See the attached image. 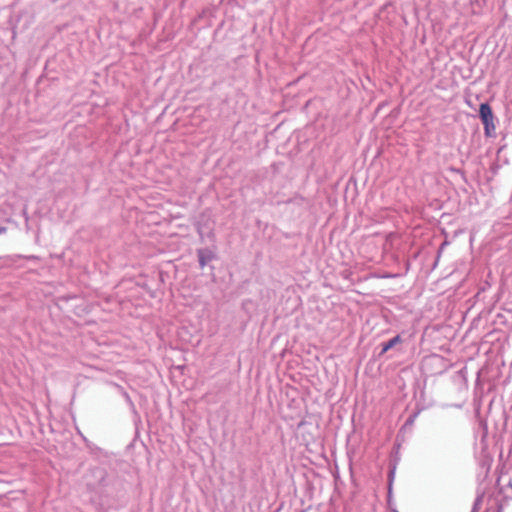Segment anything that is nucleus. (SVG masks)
I'll return each instance as SVG.
<instances>
[{"label":"nucleus","instance_id":"39448f33","mask_svg":"<svg viewBox=\"0 0 512 512\" xmlns=\"http://www.w3.org/2000/svg\"><path fill=\"white\" fill-rule=\"evenodd\" d=\"M199 262L202 267L205 266V264H206V261H205L204 257L202 256L201 252H199Z\"/></svg>","mask_w":512,"mask_h":512},{"label":"nucleus","instance_id":"f03ea898","mask_svg":"<svg viewBox=\"0 0 512 512\" xmlns=\"http://www.w3.org/2000/svg\"><path fill=\"white\" fill-rule=\"evenodd\" d=\"M479 115L484 126L491 125L492 130H495L493 112L488 103H482L480 105Z\"/></svg>","mask_w":512,"mask_h":512},{"label":"nucleus","instance_id":"7ed1b4c3","mask_svg":"<svg viewBox=\"0 0 512 512\" xmlns=\"http://www.w3.org/2000/svg\"><path fill=\"white\" fill-rule=\"evenodd\" d=\"M401 342L400 336H395L394 338L390 339L388 342L383 344L382 347V354L386 353L389 349L393 348L396 344Z\"/></svg>","mask_w":512,"mask_h":512},{"label":"nucleus","instance_id":"423d86ee","mask_svg":"<svg viewBox=\"0 0 512 512\" xmlns=\"http://www.w3.org/2000/svg\"><path fill=\"white\" fill-rule=\"evenodd\" d=\"M6 231V228L5 227H0V234L1 233H4Z\"/></svg>","mask_w":512,"mask_h":512},{"label":"nucleus","instance_id":"20e7f679","mask_svg":"<svg viewBox=\"0 0 512 512\" xmlns=\"http://www.w3.org/2000/svg\"><path fill=\"white\" fill-rule=\"evenodd\" d=\"M484 130H485L486 136H491V132L494 131V130H492L491 125L484 126Z\"/></svg>","mask_w":512,"mask_h":512},{"label":"nucleus","instance_id":"f257e3e1","mask_svg":"<svg viewBox=\"0 0 512 512\" xmlns=\"http://www.w3.org/2000/svg\"><path fill=\"white\" fill-rule=\"evenodd\" d=\"M479 115L484 126L491 125L492 130H495L493 112L488 103H482L480 105Z\"/></svg>","mask_w":512,"mask_h":512}]
</instances>
